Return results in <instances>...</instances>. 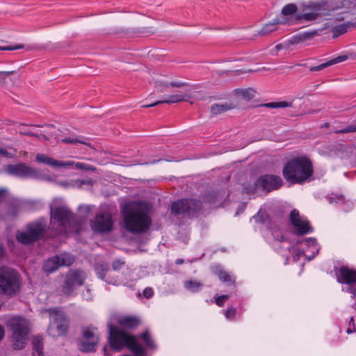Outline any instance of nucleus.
Masks as SVG:
<instances>
[{
  "mask_svg": "<svg viewBox=\"0 0 356 356\" xmlns=\"http://www.w3.org/2000/svg\"><path fill=\"white\" fill-rule=\"evenodd\" d=\"M150 207L143 202L129 204L123 214L124 226L130 232L139 233L147 230L150 225L148 216Z\"/></svg>",
  "mask_w": 356,
  "mask_h": 356,
  "instance_id": "1",
  "label": "nucleus"
},
{
  "mask_svg": "<svg viewBox=\"0 0 356 356\" xmlns=\"http://www.w3.org/2000/svg\"><path fill=\"white\" fill-rule=\"evenodd\" d=\"M313 174L311 161L305 156L290 160L283 168L285 179L292 184H301L307 181Z\"/></svg>",
  "mask_w": 356,
  "mask_h": 356,
  "instance_id": "2",
  "label": "nucleus"
},
{
  "mask_svg": "<svg viewBox=\"0 0 356 356\" xmlns=\"http://www.w3.org/2000/svg\"><path fill=\"white\" fill-rule=\"evenodd\" d=\"M328 0H309L300 4L296 19L300 24H314L327 15Z\"/></svg>",
  "mask_w": 356,
  "mask_h": 356,
  "instance_id": "3",
  "label": "nucleus"
},
{
  "mask_svg": "<svg viewBox=\"0 0 356 356\" xmlns=\"http://www.w3.org/2000/svg\"><path fill=\"white\" fill-rule=\"evenodd\" d=\"M111 347L115 350H120L124 347L129 348L135 356H145V353L140 346L136 337L128 333L119 330L112 323L108 324Z\"/></svg>",
  "mask_w": 356,
  "mask_h": 356,
  "instance_id": "4",
  "label": "nucleus"
},
{
  "mask_svg": "<svg viewBox=\"0 0 356 356\" xmlns=\"http://www.w3.org/2000/svg\"><path fill=\"white\" fill-rule=\"evenodd\" d=\"M7 326L12 330L13 347L17 350L24 348L28 341L30 331L29 321L22 316H12L8 321Z\"/></svg>",
  "mask_w": 356,
  "mask_h": 356,
  "instance_id": "5",
  "label": "nucleus"
},
{
  "mask_svg": "<svg viewBox=\"0 0 356 356\" xmlns=\"http://www.w3.org/2000/svg\"><path fill=\"white\" fill-rule=\"evenodd\" d=\"M19 288V280L17 273L8 268H0V293L11 296Z\"/></svg>",
  "mask_w": 356,
  "mask_h": 356,
  "instance_id": "6",
  "label": "nucleus"
},
{
  "mask_svg": "<svg viewBox=\"0 0 356 356\" xmlns=\"http://www.w3.org/2000/svg\"><path fill=\"white\" fill-rule=\"evenodd\" d=\"M50 323L48 327V333L53 337H57L65 333L67 329V320L63 312L51 309L49 311Z\"/></svg>",
  "mask_w": 356,
  "mask_h": 356,
  "instance_id": "7",
  "label": "nucleus"
},
{
  "mask_svg": "<svg viewBox=\"0 0 356 356\" xmlns=\"http://www.w3.org/2000/svg\"><path fill=\"white\" fill-rule=\"evenodd\" d=\"M336 276L339 282L346 285L342 290L353 294V298L356 299V270L341 266L336 270Z\"/></svg>",
  "mask_w": 356,
  "mask_h": 356,
  "instance_id": "8",
  "label": "nucleus"
},
{
  "mask_svg": "<svg viewBox=\"0 0 356 356\" xmlns=\"http://www.w3.org/2000/svg\"><path fill=\"white\" fill-rule=\"evenodd\" d=\"M99 341V333L97 328L90 325L84 327L82 337L79 341V348L83 352H90L95 350Z\"/></svg>",
  "mask_w": 356,
  "mask_h": 356,
  "instance_id": "9",
  "label": "nucleus"
},
{
  "mask_svg": "<svg viewBox=\"0 0 356 356\" xmlns=\"http://www.w3.org/2000/svg\"><path fill=\"white\" fill-rule=\"evenodd\" d=\"M51 220L57 222L60 227L61 231L65 232H71V227L75 224L72 218L71 212L65 206L51 208Z\"/></svg>",
  "mask_w": 356,
  "mask_h": 356,
  "instance_id": "10",
  "label": "nucleus"
},
{
  "mask_svg": "<svg viewBox=\"0 0 356 356\" xmlns=\"http://www.w3.org/2000/svg\"><path fill=\"white\" fill-rule=\"evenodd\" d=\"M319 247L314 238H307V240L297 244L296 248H293V254H295V259H298L304 256L308 260L313 259L318 252Z\"/></svg>",
  "mask_w": 356,
  "mask_h": 356,
  "instance_id": "11",
  "label": "nucleus"
},
{
  "mask_svg": "<svg viewBox=\"0 0 356 356\" xmlns=\"http://www.w3.org/2000/svg\"><path fill=\"white\" fill-rule=\"evenodd\" d=\"M90 227L95 233H108L112 231L113 227V218L108 212H99L90 221Z\"/></svg>",
  "mask_w": 356,
  "mask_h": 356,
  "instance_id": "12",
  "label": "nucleus"
},
{
  "mask_svg": "<svg viewBox=\"0 0 356 356\" xmlns=\"http://www.w3.org/2000/svg\"><path fill=\"white\" fill-rule=\"evenodd\" d=\"M5 170L6 172L9 175L19 177L21 178L46 179V178L42 177L35 169L22 163L16 165H7ZM47 179L49 180V179L47 178Z\"/></svg>",
  "mask_w": 356,
  "mask_h": 356,
  "instance_id": "13",
  "label": "nucleus"
},
{
  "mask_svg": "<svg viewBox=\"0 0 356 356\" xmlns=\"http://www.w3.org/2000/svg\"><path fill=\"white\" fill-rule=\"evenodd\" d=\"M86 274L83 271H72L67 275L63 286V293L66 296H71L78 287L83 284Z\"/></svg>",
  "mask_w": 356,
  "mask_h": 356,
  "instance_id": "14",
  "label": "nucleus"
},
{
  "mask_svg": "<svg viewBox=\"0 0 356 356\" xmlns=\"http://www.w3.org/2000/svg\"><path fill=\"white\" fill-rule=\"evenodd\" d=\"M44 227V224L42 222L29 225L26 232L18 233L17 235V241L22 244L31 243L41 236Z\"/></svg>",
  "mask_w": 356,
  "mask_h": 356,
  "instance_id": "15",
  "label": "nucleus"
},
{
  "mask_svg": "<svg viewBox=\"0 0 356 356\" xmlns=\"http://www.w3.org/2000/svg\"><path fill=\"white\" fill-rule=\"evenodd\" d=\"M74 258L68 253H63L47 260L43 266L45 272L52 273L60 266H70L74 262Z\"/></svg>",
  "mask_w": 356,
  "mask_h": 356,
  "instance_id": "16",
  "label": "nucleus"
},
{
  "mask_svg": "<svg viewBox=\"0 0 356 356\" xmlns=\"http://www.w3.org/2000/svg\"><path fill=\"white\" fill-rule=\"evenodd\" d=\"M200 207V202L195 200H181L175 202L171 207L172 213L179 214L187 212L189 215L192 211Z\"/></svg>",
  "mask_w": 356,
  "mask_h": 356,
  "instance_id": "17",
  "label": "nucleus"
},
{
  "mask_svg": "<svg viewBox=\"0 0 356 356\" xmlns=\"http://www.w3.org/2000/svg\"><path fill=\"white\" fill-rule=\"evenodd\" d=\"M290 221L295 232L298 234H305L312 231L308 220L305 217L301 216L296 209H293L291 212Z\"/></svg>",
  "mask_w": 356,
  "mask_h": 356,
  "instance_id": "18",
  "label": "nucleus"
},
{
  "mask_svg": "<svg viewBox=\"0 0 356 356\" xmlns=\"http://www.w3.org/2000/svg\"><path fill=\"white\" fill-rule=\"evenodd\" d=\"M283 184L282 179L275 175H264L260 177L255 182L257 188L270 191L280 188Z\"/></svg>",
  "mask_w": 356,
  "mask_h": 356,
  "instance_id": "19",
  "label": "nucleus"
},
{
  "mask_svg": "<svg viewBox=\"0 0 356 356\" xmlns=\"http://www.w3.org/2000/svg\"><path fill=\"white\" fill-rule=\"evenodd\" d=\"M35 161L38 163H42L53 168H67L73 164L71 161H61L56 160L54 158L42 153H38L36 154Z\"/></svg>",
  "mask_w": 356,
  "mask_h": 356,
  "instance_id": "20",
  "label": "nucleus"
},
{
  "mask_svg": "<svg viewBox=\"0 0 356 356\" xmlns=\"http://www.w3.org/2000/svg\"><path fill=\"white\" fill-rule=\"evenodd\" d=\"M114 323H118L124 328H133L138 326L140 321L138 318L130 315H114L110 323L113 325Z\"/></svg>",
  "mask_w": 356,
  "mask_h": 356,
  "instance_id": "21",
  "label": "nucleus"
},
{
  "mask_svg": "<svg viewBox=\"0 0 356 356\" xmlns=\"http://www.w3.org/2000/svg\"><path fill=\"white\" fill-rule=\"evenodd\" d=\"M288 19L284 17H276L273 22L266 24L257 31V35L264 36L276 31L280 24L288 23Z\"/></svg>",
  "mask_w": 356,
  "mask_h": 356,
  "instance_id": "22",
  "label": "nucleus"
},
{
  "mask_svg": "<svg viewBox=\"0 0 356 356\" xmlns=\"http://www.w3.org/2000/svg\"><path fill=\"white\" fill-rule=\"evenodd\" d=\"M298 11V7L295 3H288L285 5L281 10V15L278 17H284L288 19V23L284 24H293L297 22L296 16L292 17L291 16L294 14L296 15Z\"/></svg>",
  "mask_w": 356,
  "mask_h": 356,
  "instance_id": "23",
  "label": "nucleus"
},
{
  "mask_svg": "<svg viewBox=\"0 0 356 356\" xmlns=\"http://www.w3.org/2000/svg\"><path fill=\"white\" fill-rule=\"evenodd\" d=\"M156 88L161 92H163L166 88L170 86L172 87L180 88L186 86L184 82L181 81H168L165 77L159 76L154 80Z\"/></svg>",
  "mask_w": 356,
  "mask_h": 356,
  "instance_id": "24",
  "label": "nucleus"
},
{
  "mask_svg": "<svg viewBox=\"0 0 356 356\" xmlns=\"http://www.w3.org/2000/svg\"><path fill=\"white\" fill-rule=\"evenodd\" d=\"M193 97L192 90L188 89L184 93L172 95L168 97L166 99H163V102L170 104L181 102H188Z\"/></svg>",
  "mask_w": 356,
  "mask_h": 356,
  "instance_id": "25",
  "label": "nucleus"
},
{
  "mask_svg": "<svg viewBox=\"0 0 356 356\" xmlns=\"http://www.w3.org/2000/svg\"><path fill=\"white\" fill-rule=\"evenodd\" d=\"M353 3L352 0H328L327 14L329 15L334 10L350 8Z\"/></svg>",
  "mask_w": 356,
  "mask_h": 356,
  "instance_id": "26",
  "label": "nucleus"
},
{
  "mask_svg": "<svg viewBox=\"0 0 356 356\" xmlns=\"http://www.w3.org/2000/svg\"><path fill=\"white\" fill-rule=\"evenodd\" d=\"M255 90L251 88L234 90V95L237 99L249 101L254 97Z\"/></svg>",
  "mask_w": 356,
  "mask_h": 356,
  "instance_id": "27",
  "label": "nucleus"
},
{
  "mask_svg": "<svg viewBox=\"0 0 356 356\" xmlns=\"http://www.w3.org/2000/svg\"><path fill=\"white\" fill-rule=\"evenodd\" d=\"M348 59V56L346 55H341L339 56L326 63H322L318 66L313 67L311 68V71H317V70H321L323 68H325L328 66L345 61Z\"/></svg>",
  "mask_w": 356,
  "mask_h": 356,
  "instance_id": "28",
  "label": "nucleus"
},
{
  "mask_svg": "<svg viewBox=\"0 0 356 356\" xmlns=\"http://www.w3.org/2000/svg\"><path fill=\"white\" fill-rule=\"evenodd\" d=\"M234 107L231 104L228 103H216L213 104L211 107V112L214 115L221 114Z\"/></svg>",
  "mask_w": 356,
  "mask_h": 356,
  "instance_id": "29",
  "label": "nucleus"
},
{
  "mask_svg": "<svg viewBox=\"0 0 356 356\" xmlns=\"http://www.w3.org/2000/svg\"><path fill=\"white\" fill-rule=\"evenodd\" d=\"M214 273L218 275L220 280L223 282H232L233 281L232 275L222 271L219 267H216L214 270Z\"/></svg>",
  "mask_w": 356,
  "mask_h": 356,
  "instance_id": "30",
  "label": "nucleus"
},
{
  "mask_svg": "<svg viewBox=\"0 0 356 356\" xmlns=\"http://www.w3.org/2000/svg\"><path fill=\"white\" fill-rule=\"evenodd\" d=\"M57 141L58 143L61 142L68 144L85 143L83 140L74 136L64 137L61 138L58 137Z\"/></svg>",
  "mask_w": 356,
  "mask_h": 356,
  "instance_id": "31",
  "label": "nucleus"
},
{
  "mask_svg": "<svg viewBox=\"0 0 356 356\" xmlns=\"http://www.w3.org/2000/svg\"><path fill=\"white\" fill-rule=\"evenodd\" d=\"M33 344L39 356H42L43 348L42 338L41 337H35L33 340Z\"/></svg>",
  "mask_w": 356,
  "mask_h": 356,
  "instance_id": "32",
  "label": "nucleus"
},
{
  "mask_svg": "<svg viewBox=\"0 0 356 356\" xmlns=\"http://www.w3.org/2000/svg\"><path fill=\"white\" fill-rule=\"evenodd\" d=\"M201 286L202 284L196 281H187L185 282V287L192 292L197 291Z\"/></svg>",
  "mask_w": 356,
  "mask_h": 356,
  "instance_id": "33",
  "label": "nucleus"
},
{
  "mask_svg": "<svg viewBox=\"0 0 356 356\" xmlns=\"http://www.w3.org/2000/svg\"><path fill=\"white\" fill-rule=\"evenodd\" d=\"M267 108H286L290 106V104L286 101L270 102L265 104Z\"/></svg>",
  "mask_w": 356,
  "mask_h": 356,
  "instance_id": "34",
  "label": "nucleus"
},
{
  "mask_svg": "<svg viewBox=\"0 0 356 356\" xmlns=\"http://www.w3.org/2000/svg\"><path fill=\"white\" fill-rule=\"evenodd\" d=\"M72 162L73 163V164L70 165L68 168L74 167L76 169H82V170H94V168H92L90 165H86L83 163H80V162L75 163L74 161H72Z\"/></svg>",
  "mask_w": 356,
  "mask_h": 356,
  "instance_id": "35",
  "label": "nucleus"
},
{
  "mask_svg": "<svg viewBox=\"0 0 356 356\" xmlns=\"http://www.w3.org/2000/svg\"><path fill=\"white\" fill-rule=\"evenodd\" d=\"M347 31V28L345 25H340L334 27L332 29L333 37H338L339 35H341Z\"/></svg>",
  "mask_w": 356,
  "mask_h": 356,
  "instance_id": "36",
  "label": "nucleus"
},
{
  "mask_svg": "<svg viewBox=\"0 0 356 356\" xmlns=\"http://www.w3.org/2000/svg\"><path fill=\"white\" fill-rule=\"evenodd\" d=\"M141 339L146 343L147 346L150 348L154 347V341L152 340L148 332H145L140 335Z\"/></svg>",
  "mask_w": 356,
  "mask_h": 356,
  "instance_id": "37",
  "label": "nucleus"
},
{
  "mask_svg": "<svg viewBox=\"0 0 356 356\" xmlns=\"http://www.w3.org/2000/svg\"><path fill=\"white\" fill-rule=\"evenodd\" d=\"M223 312L226 318L228 320L234 319L236 316V310L233 308H229Z\"/></svg>",
  "mask_w": 356,
  "mask_h": 356,
  "instance_id": "38",
  "label": "nucleus"
},
{
  "mask_svg": "<svg viewBox=\"0 0 356 356\" xmlns=\"http://www.w3.org/2000/svg\"><path fill=\"white\" fill-rule=\"evenodd\" d=\"M23 48V45L17 44L14 46H0V50L1 51H13Z\"/></svg>",
  "mask_w": 356,
  "mask_h": 356,
  "instance_id": "39",
  "label": "nucleus"
},
{
  "mask_svg": "<svg viewBox=\"0 0 356 356\" xmlns=\"http://www.w3.org/2000/svg\"><path fill=\"white\" fill-rule=\"evenodd\" d=\"M228 296L227 295H224V296H219L216 299V304L219 306V307H222L225 302L228 299Z\"/></svg>",
  "mask_w": 356,
  "mask_h": 356,
  "instance_id": "40",
  "label": "nucleus"
},
{
  "mask_svg": "<svg viewBox=\"0 0 356 356\" xmlns=\"http://www.w3.org/2000/svg\"><path fill=\"white\" fill-rule=\"evenodd\" d=\"M14 155H15V154L10 153L7 150H6L3 148H0V156L10 158V157L14 156Z\"/></svg>",
  "mask_w": 356,
  "mask_h": 356,
  "instance_id": "41",
  "label": "nucleus"
},
{
  "mask_svg": "<svg viewBox=\"0 0 356 356\" xmlns=\"http://www.w3.org/2000/svg\"><path fill=\"white\" fill-rule=\"evenodd\" d=\"M123 265H124V261L117 260L113 263V268L115 270H116L120 269L121 268V266Z\"/></svg>",
  "mask_w": 356,
  "mask_h": 356,
  "instance_id": "42",
  "label": "nucleus"
},
{
  "mask_svg": "<svg viewBox=\"0 0 356 356\" xmlns=\"http://www.w3.org/2000/svg\"><path fill=\"white\" fill-rule=\"evenodd\" d=\"M143 295L149 298L153 296V290L151 288H146L143 291Z\"/></svg>",
  "mask_w": 356,
  "mask_h": 356,
  "instance_id": "43",
  "label": "nucleus"
},
{
  "mask_svg": "<svg viewBox=\"0 0 356 356\" xmlns=\"http://www.w3.org/2000/svg\"><path fill=\"white\" fill-rule=\"evenodd\" d=\"M13 72L0 71V79H3L11 74Z\"/></svg>",
  "mask_w": 356,
  "mask_h": 356,
  "instance_id": "44",
  "label": "nucleus"
},
{
  "mask_svg": "<svg viewBox=\"0 0 356 356\" xmlns=\"http://www.w3.org/2000/svg\"><path fill=\"white\" fill-rule=\"evenodd\" d=\"M161 103H163V100H161V101H159V102H156L153 104H149V105H146V106H143V107H153V106H155L159 104H161Z\"/></svg>",
  "mask_w": 356,
  "mask_h": 356,
  "instance_id": "45",
  "label": "nucleus"
},
{
  "mask_svg": "<svg viewBox=\"0 0 356 356\" xmlns=\"http://www.w3.org/2000/svg\"><path fill=\"white\" fill-rule=\"evenodd\" d=\"M5 334V330L3 326L0 325V341L3 338Z\"/></svg>",
  "mask_w": 356,
  "mask_h": 356,
  "instance_id": "46",
  "label": "nucleus"
},
{
  "mask_svg": "<svg viewBox=\"0 0 356 356\" xmlns=\"http://www.w3.org/2000/svg\"><path fill=\"white\" fill-rule=\"evenodd\" d=\"M93 207L90 205L83 206L81 207V209L86 210L87 211L90 212L92 209Z\"/></svg>",
  "mask_w": 356,
  "mask_h": 356,
  "instance_id": "47",
  "label": "nucleus"
},
{
  "mask_svg": "<svg viewBox=\"0 0 356 356\" xmlns=\"http://www.w3.org/2000/svg\"><path fill=\"white\" fill-rule=\"evenodd\" d=\"M106 282L109 284L118 285L121 283V282L117 281V280H106Z\"/></svg>",
  "mask_w": 356,
  "mask_h": 356,
  "instance_id": "48",
  "label": "nucleus"
},
{
  "mask_svg": "<svg viewBox=\"0 0 356 356\" xmlns=\"http://www.w3.org/2000/svg\"><path fill=\"white\" fill-rule=\"evenodd\" d=\"M346 132H354L356 131V127H350L346 130Z\"/></svg>",
  "mask_w": 356,
  "mask_h": 356,
  "instance_id": "49",
  "label": "nucleus"
},
{
  "mask_svg": "<svg viewBox=\"0 0 356 356\" xmlns=\"http://www.w3.org/2000/svg\"><path fill=\"white\" fill-rule=\"evenodd\" d=\"M83 296H84V298L87 300L90 298V290L88 289H86V294H84Z\"/></svg>",
  "mask_w": 356,
  "mask_h": 356,
  "instance_id": "50",
  "label": "nucleus"
},
{
  "mask_svg": "<svg viewBox=\"0 0 356 356\" xmlns=\"http://www.w3.org/2000/svg\"><path fill=\"white\" fill-rule=\"evenodd\" d=\"M6 193V191L3 188H0V198L2 197Z\"/></svg>",
  "mask_w": 356,
  "mask_h": 356,
  "instance_id": "51",
  "label": "nucleus"
},
{
  "mask_svg": "<svg viewBox=\"0 0 356 356\" xmlns=\"http://www.w3.org/2000/svg\"><path fill=\"white\" fill-rule=\"evenodd\" d=\"M3 254H4L3 248L1 245H0V258L3 255Z\"/></svg>",
  "mask_w": 356,
  "mask_h": 356,
  "instance_id": "52",
  "label": "nucleus"
},
{
  "mask_svg": "<svg viewBox=\"0 0 356 356\" xmlns=\"http://www.w3.org/2000/svg\"><path fill=\"white\" fill-rule=\"evenodd\" d=\"M37 137H38V138H43V139H44V140H49V138H48L47 136H37Z\"/></svg>",
  "mask_w": 356,
  "mask_h": 356,
  "instance_id": "53",
  "label": "nucleus"
},
{
  "mask_svg": "<svg viewBox=\"0 0 356 356\" xmlns=\"http://www.w3.org/2000/svg\"><path fill=\"white\" fill-rule=\"evenodd\" d=\"M275 49H276L277 50H280V49H281V44H277V45H276Z\"/></svg>",
  "mask_w": 356,
  "mask_h": 356,
  "instance_id": "54",
  "label": "nucleus"
},
{
  "mask_svg": "<svg viewBox=\"0 0 356 356\" xmlns=\"http://www.w3.org/2000/svg\"><path fill=\"white\" fill-rule=\"evenodd\" d=\"M176 263H177V264H181V263H182V260H181V259H178V260H177Z\"/></svg>",
  "mask_w": 356,
  "mask_h": 356,
  "instance_id": "55",
  "label": "nucleus"
},
{
  "mask_svg": "<svg viewBox=\"0 0 356 356\" xmlns=\"http://www.w3.org/2000/svg\"><path fill=\"white\" fill-rule=\"evenodd\" d=\"M111 274H112V271H108V276H111Z\"/></svg>",
  "mask_w": 356,
  "mask_h": 356,
  "instance_id": "56",
  "label": "nucleus"
},
{
  "mask_svg": "<svg viewBox=\"0 0 356 356\" xmlns=\"http://www.w3.org/2000/svg\"><path fill=\"white\" fill-rule=\"evenodd\" d=\"M347 332L349 334V333H351L352 332H351V330L348 328V329L347 330Z\"/></svg>",
  "mask_w": 356,
  "mask_h": 356,
  "instance_id": "57",
  "label": "nucleus"
},
{
  "mask_svg": "<svg viewBox=\"0 0 356 356\" xmlns=\"http://www.w3.org/2000/svg\"><path fill=\"white\" fill-rule=\"evenodd\" d=\"M99 277L100 278H102V279H103V278H104V277H103L100 274L99 275Z\"/></svg>",
  "mask_w": 356,
  "mask_h": 356,
  "instance_id": "58",
  "label": "nucleus"
},
{
  "mask_svg": "<svg viewBox=\"0 0 356 356\" xmlns=\"http://www.w3.org/2000/svg\"><path fill=\"white\" fill-rule=\"evenodd\" d=\"M120 356H131L129 355H120Z\"/></svg>",
  "mask_w": 356,
  "mask_h": 356,
  "instance_id": "59",
  "label": "nucleus"
},
{
  "mask_svg": "<svg viewBox=\"0 0 356 356\" xmlns=\"http://www.w3.org/2000/svg\"><path fill=\"white\" fill-rule=\"evenodd\" d=\"M355 6H356V0H355Z\"/></svg>",
  "mask_w": 356,
  "mask_h": 356,
  "instance_id": "60",
  "label": "nucleus"
}]
</instances>
